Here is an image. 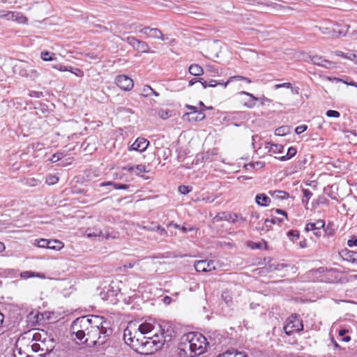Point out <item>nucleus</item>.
Returning <instances> with one entry per match:
<instances>
[{
  "instance_id": "1",
  "label": "nucleus",
  "mask_w": 357,
  "mask_h": 357,
  "mask_svg": "<svg viewBox=\"0 0 357 357\" xmlns=\"http://www.w3.org/2000/svg\"><path fill=\"white\" fill-rule=\"evenodd\" d=\"M206 338L199 333L184 334L178 346L181 357H195L204 354L208 345Z\"/></svg>"
},
{
  "instance_id": "2",
  "label": "nucleus",
  "mask_w": 357,
  "mask_h": 357,
  "mask_svg": "<svg viewBox=\"0 0 357 357\" xmlns=\"http://www.w3.org/2000/svg\"><path fill=\"white\" fill-rule=\"evenodd\" d=\"M103 317L91 315L83 316L77 318L73 321L70 326V333L72 336L75 335V338L82 343H86L89 333L93 324H105Z\"/></svg>"
},
{
  "instance_id": "3",
  "label": "nucleus",
  "mask_w": 357,
  "mask_h": 357,
  "mask_svg": "<svg viewBox=\"0 0 357 357\" xmlns=\"http://www.w3.org/2000/svg\"><path fill=\"white\" fill-rule=\"evenodd\" d=\"M160 334L153 333L149 337H144L145 342H142V346L144 347L152 346L155 347V350L160 349L165 342H170L174 336V331L172 328L167 325L159 326Z\"/></svg>"
},
{
  "instance_id": "4",
  "label": "nucleus",
  "mask_w": 357,
  "mask_h": 357,
  "mask_svg": "<svg viewBox=\"0 0 357 357\" xmlns=\"http://www.w3.org/2000/svg\"><path fill=\"white\" fill-rule=\"evenodd\" d=\"M111 333L104 324H93L86 344L89 347L101 346L107 342Z\"/></svg>"
},
{
  "instance_id": "5",
  "label": "nucleus",
  "mask_w": 357,
  "mask_h": 357,
  "mask_svg": "<svg viewBox=\"0 0 357 357\" xmlns=\"http://www.w3.org/2000/svg\"><path fill=\"white\" fill-rule=\"evenodd\" d=\"M33 340L35 342L31 345V349L33 352L47 353L55 347L54 339L44 331L35 333Z\"/></svg>"
},
{
  "instance_id": "6",
  "label": "nucleus",
  "mask_w": 357,
  "mask_h": 357,
  "mask_svg": "<svg viewBox=\"0 0 357 357\" xmlns=\"http://www.w3.org/2000/svg\"><path fill=\"white\" fill-rule=\"evenodd\" d=\"M303 329L302 321L296 314L289 317L284 326V331L287 335H291L295 332H299Z\"/></svg>"
},
{
  "instance_id": "7",
  "label": "nucleus",
  "mask_w": 357,
  "mask_h": 357,
  "mask_svg": "<svg viewBox=\"0 0 357 357\" xmlns=\"http://www.w3.org/2000/svg\"><path fill=\"white\" fill-rule=\"evenodd\" d=\"M15 72L22 77H29L32 79H36L38 77V71L33 68V66L26 61H20L19 64L15 66Z\"/></svg>"
},
{
  "instance_id": "8",
  "label": "nucleus",
  "mask_w": 357,
  "mask_h": 357,
  "mask_svg": "<svg viewBox=\"0 0 357 357\" xmlns=\"http://www.w3.org/2000/svg\"><path fill=\"white\" fill-rule=\"evenodd\" d=\"M132 326H128L123 332V340L125 342L130 345L131 347L137 349L138 346H142V342H144L143 340H139V337H137L138 333L136 331L135 328H132Z\"/></svg>"
},
{
  "instance_id": "9",
  "label": "nucleus",
  "mask_w": 357,
  "mask_h": 357,
  "mask_svg": "<svg viewBox=\"0 0 357 357\" xmlns=\"http://www.w3.org/2000/svg\"><path fill=\"white\" fill-rule=\"evenodd\" d=\"M123 40L126 41L129 45H130L135 50L142 52L147 53L149 52V46L147 43L139 40L135 38L134 36H128Z\"/></svg>"
},
{
  "instance_id": "10",
  "label": "nucleus",
  "mask_w": 357,
  "mask_h": 357,
  "mask_svg": "<svg viewBox=\"0 0 357 357\" xmlns=\"http://www.w3.org/2000/svg\"><path fill=\"white\" fill-rule=\"evenodd\" d=\"M345 30H336L335 28L331 26H319L317 27L323 34L328 35L333 37L344 36L349 28V25L344 24Z\"/></svg>"
},
{
  "instance_id": "11",
  "label": "nucleus",
  "mask_w": 357,
  "mask_h": 357,
  "mask_svg": "<svg viewBox=\"0 0 357 357\" xmlns=\"http://www.w3.org/2000/svg\"><path fill=\"white\" fill-rule=\"evenodd\" d=\"M115 82L116 85L124 91H130L134 86L132 79L124 75L117 76Z\"/></svg>"
},
{
  "instance_id": "12",
  "label": "nucleus",
  "mask_w": 357,
  "mask_h": 357,
  "mask_svg": "<svg viewBox=\"0 0 357 357\" xmlns=\"http://www.w3.org/2000/svg\"><path fill=\"white\" fill-rule=\"evenodd\" d=\"M195 268L198 272H208L215 269L214 261L199 260L195 263Z\"/></svg>"
},
{
  "instance_id": "13",
  "label": "nucleus",
  "mask_w": 357,
  "mask_h": 357,
  "mask_svg": "<svg viewBox=\"0 0 357 357\" xmlns=\"http://www.w3.org/2000/svg\"><path fill=\"white\" fill-rule=\"evenodd\" d=\"M149 145V142L142 137H138L135 142L129 147L130 151H144Z\"/></svg>"
},
{
  "instance_id": "14",
  "label": "nucleus",
  "mask_w": 357,
  "mask_h": 357,
  "mask_svg": "<svg viewBox=\"0 0 357 357\" xmlns=\"http://www.w3.org/2000/svg\"><path fill=\"white\" fill-rule=\"evenodd\" d=\"M86 235L89 238L98 236L107 240L110 237L109 231L106 230L105 231H102L98 228L88 229L86 231Z\"/></svg>"
},
{
  "instance_id": "15",
  "label": "nucleus",
  "mask_w": 357,
  "mask_h": 357,
  "mask_svg": "<svg viewBox=\"0 0 357 357\" xmlns=\"http://www.w3.org/2000/svg\"><path fill=\"white\" fill-rule=\"evenodd\" d=\"M311 61L314 64L325 68L330 69L334 66V64L325 59H324L321 56L314 55L311 57Z\"/></svg>"
},
{
  "instance_id": "16",
  "label": "nucleus",
  "mask_w": 357,
  "mask_h": 357,
  "mask_svg": "<svg viewBox=\"0 0 357 357\" xmlns=\"http://www.w3.org/2000/svg\"><path fill=\"white\" fill-rule=\"evenodd\" d=\"M239 95H245L248 97V99L243 102V105L247 108H252L255 106L256 102L258 101V98L254 96L252 93L246 91L239 92Z\"/></svg>"
},
{
  "instance_id": "17",
  "label": "nucleus",
  "mask_w": 357,
  "mask_h": 357,
  "mask_svg": "<svg viewBox=\"0 0 357 357\" xmlns=\"http://www.w3.org/2000/svg\"><path fill=\"white\" fill-rule=\"evenodd\" d=\"M268 194L274 200L282 201L289 197V194L284 190H270Z\"/></svg>"
},
{
  "instance_id": "18",
  "label": "nucleus",
  "mask_w": 357,
  "mask_h": 357,
  "mask_svg": "<svg viewBox=\"0 0 357 357\" xmlns=\"http://www.w3.org/2000/svg\"><path fill=\"white\" fill-rule=\"evenodd\" d=\"M154 329V326L150 323H143L140 324L138 327L139 333L138 335H146V334H152V332Z\"/></svg>"
},
{
  "instance_id": "19",
  "label": "nucleus",
  "mask_w": 357,
  "mask_h": 357,
  "mask_svg": "<svg viewBox=\"0 0 357 357\" xmlns=\"http://www.w3.org/2000/svg\"><path fill=\"white\" fill-rule=\"evenodd\" d=\"M185 115L189 116V121H200L205 118V114L202 110L190 112Z\"/></svg>"
},
{
  "instance_id": "20",
  "label": "nucleus",
  "mask_w": 357,
  "mask_h": 357,
  "mask_svg": "<svg viewBox=\"0 0 357 357\" xmlns=\"http://www.w3.org/2000/svg\"><path fill=\"white\" fill-rule=\"evenodd\" d=\"M257 204L261 206H267L271 202V199L264 193L258 194L255 197Z\"/></svg>"
},
{
  "instance_id": "21",
  "label": "nucleus",
  "mask_w": 357,
  "mask_h": 357,
  "mask_svg": "<svg viewBox=\"0 0 357 357\" xmlns=\"http://www.w3.org/2000/svg\"><path fill=\"white\" fill-rule=\"evenodd\" d=\"M234 81H243L248 84H250L252 82L251 79H249L248 77L241 75H236L230 77L226 82L222 84V86L224 88H226L229 82Z\"/></svg>"
},
{
  "instance_id": "22",
  "label": "nucleus",
  "mask_w": 357,
  "mask_h": 357,
  "mask_svg": "<svg viewBox=\"0 0 357 357\" xmlns=\"http://www.w3.org/2000/svg\"><path fill=\"white\" fill-rule=\"evenodd\" d=\"M189 73L194 76H199L204 74V69L198 64H192L188 68Z\"/></svg>"
},
{
  "instance_id": "23",
  "label": "nucleus",
  "mask_w": 357,
  "mask_h": 357,
  "mask_svg": "<svg viewBox=\"0 0 357 357\" xmlns=\"http://www.w3.org/2000/svg\"><path fill=\"white\" fill-rule=\"evenodd\" d=\"M149 38L160 39L162 40H167V37L162 34L161 31L157 28H151V34H149Z\"/></svg>"
},
{
  "instance_id": "24",
  "label": "nucleus",
  "mask_w": 357,
  "mask_h": 357,
  "mask_svg": "<svg viewBox=\"0 0 357 357\" xmlns=\"http://www.w3.org/2000/svg\"><path fill=\"white\" fill-rule=\"evenodd\" d=\"M106 185H112L116 190H128L129 188V185L126 184H121L113 182H104L101 183L99 186L103 187Z\"/></svg>"
},
{
  "instance_id": "25",
  "label": "nucleus",
  "mask_w": 357,
  "mask_h": 357,
  "mask_svg": "<svg viewBox=\"0 0 357 357\" xmlns=\"http://www.w3.org/2000/svg\"><path fill=\"white\" fill-rule=\"evenodd\" d=\"M13 17V22H16L19 24H26L28 22V18L24 16L22 13L15 11V15Z\"/></svg>"
},
{
  "instance_id": "26",
  "label": "nucleus",
  "mask_w": 357,
  "mask_h": 357,
  "mask_svg": "<svg viewBox=\"0 0 357 357\" xmlns=\"http://www.w3.org/2000/svg\"><path fill=\"white\" fill-rule=\"evenodd\" d=\"M303 192V199H302V204L304 205V206L307 208L309 200L312 196V192L308 190V189H302Z\"/></svg>"
},
{
  "instance_id": "27",
  "label": "nucleus",
  "mask_w": 357,
  "mask_h": 357,
  "mask_svg": "<svg viewBox=\"0 0 357 357\" xmlns=\"http://www.w3.org/2000/svg\"><path fill=\"white\" fill-rule=\"evenodd\" d=\"M335 55H337L338 56L344 57L347 59L354 61L355 63H357V56L355 54H353V53L345 54L342 51H335Z\"/></svg>"
},
{
  "instance_id": "28",
  "label": "nucleus",
  "mask_w": 357,
  "mask_h": 357,
  "mask_svg": "<svg viewBox=\"0 0 357 357\" xmlns=\"http://www.w3.org/2000/svg\"><path fill=\"white\" fill-rule=\"evenodd\" d=\"M56 54L48 51H43L40 53V58L45 61H52L56 60Z\"/></svg>"
},
{
  "instance_id": "29",
  "label": "nucleus",
  "mask_w": 357,
  "mask_h": 357,
  "mask_svg": "<svg viewBox=\"0 0 357 357\" xmlns=\"http://www.w3.org/2000/svg\"><path fill=\"white\" fill-rule=\"evenodd\" d=\"M63 247V244L61 241L58 240H50L49 249L59 250Z\"/></svg>"
},
{
  "instance_id": "30",
  "label": "nucleus",
  "mask_w": 357,
  "mask_h": 357,
  "mask_svg": "<svg viewBox=\"0 0 357 357\" xmlns=\"http://www.w3.org/2000/svg\"><path fill=\"white\" fill-rule=\"evenodd\" d=\"M20 276L22 278H24V279H27V278H29L31 277L44 278V276L42 275L41 273H34L32 271H29L22 272L20 273Z\"/></svg>"
},
{
  "instance_id": "31",
  "label": "nucleus",
  "mask_w": 357,
  "mask_h": 357,
  "mask_svg": "<svg viewBox=\"0 0 357 357\" xmlns=\"http://www.w3.org/2000/svg\"><path fill=\"white\" fill-rule=\"evenodd\" d=\"M325 235L327 236H332L335 233V229L334 227V224L333 222H329L327 224L326 228H324Z\"/></svg>"
},
{
  "instance_id": "32",
  "label": "nucleus",
  "mask_w": 357,
  "mask_h": 357,
  "mask_svg": "<svg viewBox=\"0 0 357 357\" xmlns=\"http://www.w3.org/2000/svg\"><path fill=\"white\" fill-rule=\"evenodd\" d=\"M15 11H0V18L6 20H13Z\"/></svg>"
},
{
  "instance_id": "33",
  "label": "nucleus",
  "mask_w": 357,
  "mask_h": 357,
  "mask_svg": "<svg viewBox=\"0 0 357 357\" xmlns=\"http://www.w3.org/2000/svg\"><path fill=\"white\" fill-rule=\"evenodd\" d=\"M296 154V149L294 147H290L287 150V153L285 155L280 158L281 160H287L292 158Z\"/></svg>"
},
{
  "instance_id": "34",
  "label": "nucleus",
  "mask_w": 357,
  "mask_h": 357,
  "mask_svg": "<svg viewBox=\"0 0 357 357\" xmlns=\"http://www.w3.org/2000/svg\"><path fill=\"white\" fill-rule=\"evenodd\" d=\"M221 356L225 357H245L246 355L242 352L238 351H227L226 353L220 355Z\"/></svg>"
},
{
  "instance_id": "35",
  "label": "nucleus",
  "mask_w": 357,
  "mask_h": 357,
  "mask_svg": "<svg viewBox=\"0 0 357 357\" xmlns=\"http://www.w3.org/2000/svg\"><path fill=\"white\" fill-rule=\"evenodd\" d=\"M13 354L15 357H28V354L21 347H18L17 345L13 351Z\"/></svg>"
},
{
  "instance_id": "36",
  "label": "nucleus",
  "mask_w": 357,
  "mask_h": 357,
  "mask_svg": "<svg viewBox=\"0 0 357 357\" xmlns=\"http://www.w3.org/2000/svg\"><path fill=\"white\" fill-rule=\"evenodd\" d=\"M153 92V89L150 86L146 85L142 90V95L144 97H149L152 96Z\"/></svg>"
},
{
  "instance_id": "37",
  "label": "nucleus",
  "mask_w": 357,
  "mask_h": 357,
  "mask_svg": "<svg viewBox=\"0 0 357 357\" xmlns=\"http://www.w3.org/2000/svg\"><path fill=\"white\" fill-rule=\"evenodd\" d=\"M225 219L232 222H236L238 220V216L236 213H227L225 215Z\"/></svg>"
},
{
  "instance_id": "38",
  "label": "nucleus",
  "mask_w": 357,
  "mask_h": 357,
  "mask_svg": "<svg viewBox=\"0 0 357 357\" xmlns=\"http://www.w3.org/2000/svg\"><path fill=\"white\" fill-rule=\"evenodd\" d=\"M283 222V218H280L277 217H273L271 219H266L264 221L265 225H268V223H273V224H280Z\"/></svg>"
},
{
  "instance_id": "39",
  "label": "nucleus",
  "mask_w": 357,
  "mask_h": 357,
  "mask_svg": "<svg viewBox=\"0 0 357 357\" xmlns=\"http://www.w3.org/2000/svg\"><path fill=\"white\" fill-rule=\"evenodd\" d=\"M287 235L291 241H296L299 238V232L297 230H290Z\"/></svg>"
},
{
  "instance_id": "40",
  "label": "nucleus",
  "mask_w": 357,
  "mask_h": 357,
  "mask_svg": "<svg viewBox=\"0 0 357 357\" xmlns=\"http://www.w3.org/2000/svg\"><path fill=\"white\" fill-rule=\"evenodd\" d=\"M284 147L281 144H271V150L273 153H282L283 151Z\"/></svg>"
},
{
  "instance_id": "41",
  "label": "nucleus",
  "mask_w": 357,
  "mask_h": 357,
  "mask_svg": "<svg viewBox=\"0 0 357 357\" xmlns=\"http://www.w3.org/2000/svg\"><path fill=\"white\" fill-rule=\"evenodd\" d=\"M59 181V178L56 176L50 175L46 178V183L48 185H54Z\"/></svg>"
},
{
  "instance_id": "42",
  "label": "nucleus",
  "mask_w": 357,
  "mask_h": 357,
  "mask_svg": "<svg viewBox=\"0 0 357 357\" xmlns=\"http://www.w3.org/2000/svg\"><path fill=\"white\" fill-rule=\"evenodd\" d=\"M50 240L41 238V239L37 241V245L40 248H48V246L50 245Z\"/></svg>"
},
{
  "instance_id": "43",
  "label": "nucleus",
  "mask_w": 357,
  "mask_h": 357,
  "mask_svg": "<svg viewBox=\"0 0 357 357\" xmlns=\"http://www.w3.org/2000/svg\"><path fill=\"white\" fill-rule=\"evenodd\" d=\"M206 70L211 73V76H215L218 75V70L213 65H207Z\"/></svg>"
},
{
  "instance_id": "44",
  "label": "nucleus",
  "mask_w": 357,
  "mask_h": 357,
  "mask_svg": "<svg viewBox=\"0 0 357 357\" xmlns=\"http://www.w3.org/2000/svg\"><path fill=\"white\" fill-rule=\"evenodd\" d=\"M40 357H56V349H53L47 353H40Z\"/></svg>"
},
{
  "instance_id": "45",
  "label": "nucleus",
  "mask_w": 357,
  "mask_h": 357,
  "mask_svg": "<svg viewBox=\"0 0 357 357\" xmlns=\"http://www.w3.org/2000/svg\"><path fill=\"white\" fill-rule=\"evenodd\" d=\"M191 190L192 188H190L188 186L186 185H181L178 187V192L182 195H186L191 192Z\"/></svg>"
},
{
  "instance_id": "46",
  "label": "nucleus",
  "mask_w": 357,
  "mask_h": 357,
  "mask_svg": "<svg viewBox=\"0 0 357 357\" xmlns=\"http://www.w3.org/2000/svg\"><path fill=\"white\" fill-rule=\"evenodd\" d=\"M135 172L137 174H139L142 172H147L148 171L146 169V166L144 165H137L135 166Z\"/></svg>"
},
{
  "instance_id": "47",
  "label": "nucleus",
  "mask_w": 357,
  "mask_h": 357,
  "mask_svg": "<svg viewBox=\"0 0 357 357\" xmlns=\"http://www.w3.org/2000/svg\"><path fill=\"white\" fill-rule=\"evenodd\" d=\"M69 72L75 74L77 77H82L83 76V72L79 69V68H74L72 66H70Z\"/></svg>"
},
{
  "instance_id": "48",
  "label": "nucleus",
  "mask_w": 357,
  "mask_h": 357,
  "mask_svg": "<svg viewBox=\"0 0 357 357\" xmlns=\"http://www.w3.org/2000/svg\"><path fill=\"white\" fill-rule=\"evenodd\" d=\"M326 116L328 117H333V118H338L340 116V114L339 112L335 110H328L326 113Z\"/></svg>"
},
{
  "instance_id": "49",
  "label": "nucleus",
  "mask_w": 357,
  "mask_h": 357,
  "mask_svg": "<svg viewBox=\"0 0 357 357\" xmlns=\"http://www.w3.org/2000/svg\"><path fill=\"white\" fill-rule=\"evenodd\" d=\"M149 229L152 230V231L157 230L159 232V234L162 236L167 234V231H165V229L163 227H160V225H156V226H155L151 229Z\"/></svg>"
},
{
  "instance_id": "50",
  "label": "nucleus",
  "mask_w": 357,
  "mask_h": 357,
  "mask_svg": "<svg viewBox=\"0 0 357 357\" xmlns=\"http://www.w3.org/2000/svg\"><path fill=\"white\" fill-rule=\"evenodd\" d=\"M62 157H63V153H59V152L56 153L52 155L50 161L52 162H56L59 161V160H61L62 158Z\"/></svg>"
},
{
  "instance_id": "51",
  "label": "nucleus",
  "mask_w": 357,
  "mask_h": 357,
  "mask_svg": "<svg viewBox=\"0 0 357 357\" xmlns=\"http://www.w3.org/2000/svg\"><path fill=\"white\" fill-rule=\"evenodd\" d=\"M305 230L306 231H315V230H318V229H317L316 225L314 222H308L305 225Z\"/></svg>"
},
{
  "instance_id": "52",
  "label": "nucleus",
  "mask_w": 357,
  "mask_h": 357,
  "mask_svg": "<svg viewBox=\"0 0 357 357\" xmlns=\"http://www.w3.org/2000/svg\"><path fill=\"white\" fill-rule=\"evenodd\" d=\"M284 266H286V265L282 264H278L276 265L271 264L269 266V269H270V271H274V270L280 271V270L282 269Z\"/></svg>"
},
{
  "instance_id": "53",
  "label": "nucleus",
  "mask_w": 357,
  "mask_h": 357,
  "mask_svg": "<svg viewBox=\"0 0 357 357\" xmlns=\"http://www.w3.org/2000/svg\"><path fill=\"white\" fill-rule=\"evenodd\" d=\"M222 298L224 299L227 304H229L230 302H231V297L230 296L228 291H224L222 294Z\"/></svg>"
},
{
  "instance_id": "54",
  "label": "nucleus",
  "mask_w": 357,
  "mask_h": 357,
  "mask_svg": "<svg viewBox=\"0 0 357 357\" xmlns=\"http://www.w3.org/2000/svg\"><path fill=\"white\" fill-rule=\"evenodd\" d=\"M280 88H286V89L291 88V84L289 82H284L282 84H278L274 86L275 89H278Z\"/></svg>"
},
{
  "instance_id": "55",
  "label": "nucleus",
  "mask_w": 357,
  "mask_h": 357,
  "mask_svg": "<svg viewBox=\"0 0 357 357\" xmlns=\"http://www.w3.org/2000/svg\"><path fill=\"white\" fill-rule=\"evenodd\" d=\"M307 127L305 125H301V126H297L295 129V132L298 135L301 134L307 130Z\"/></svg>"
},
{
  "instance_id": "56",
  "label": "nucleus",
  "mask_w": 357,
  "mask_h": 357,
  "mask_svg": "<svg viewBox=\"0 0 357 357\" xmlns=\"http://www.w3.org/2000/svg\"><path fill=\"white\" fill-rule=\"evenodd\" d=\"M314 223H315L316 227L318 230L321 229H324V227H325V222L323 220H318Z\"/></svg>"
},
{
  "instance_id": "57",
  "label": "nucleus",
  "mask_w": 357,
  "mask_h": 357,
  "mask_svg": "<svg viewBox=\"0 0 357 357\" xmlns=\"http://www.w3.org/2000/svg\"><path fill=\"white\" fill-rule=\"evenodd\" d=\"M287 128L285 127H280L275 130V135L282 136L285 135Z\"/></svg>"
},
{
  "instance_id": "58",
  "label": "nucleus",
  "mask_w": 357,
  "mask_h": 357,
  "mask_svg": "<svg viewBox=\"0 0 357 357\" xmlns=\"http://www.w3.org/2000/svg\"><path fill=\"white\" fill-rule=\"evenodd\" d=\"M54 68L60 70V71H68L69 70V68H70V66H63V65H56V66H53Z\"/></svg>"
},
{
  "instance_id": "59",
  "label": "nucleus",
  "mask_w": 357,
  "mask_h": 357,
  "mask_svg": "<svg viewBox=\"0 0 357 357\" xmlns=\"http://www.w3.org/2000/svg\"><path fill=\"white\" fill-rule=\"evenodd\" d=\"M151 28L149 26L144 27L140 30V33L145 34L147 37L149 38V34H151Z\"/></svg>"
},
{
  "instance_id": "60",
  "label": "nucleus",
  "mask_w": 357,
  "mask_h": 357,
  "mask_svg": "<svg viewBox=\"0 0 357 357\" xmlns=\"http://www.w3.org/2000/svg\"><path fill=\"white\" fill-rule=\"evenodd\" d=\"M181 230L183 233H187L188 231H192L195 230V227L190 226H182L181 227Z\"/></svg>"
},
{
  "instance_id": "61",
  "label": "nucleus",
  "mask_w": 357,
  "mask_h": 357,
  "mask_svg": "<svg viewBox=\"0 0 357 357\" xmlns=\"http://www.w3.org/2000/svg\"><path fill=\"white\" fill-rule=\"evenodd\" d=\"M56 357H68L67 352L64 350H60L56 349Z\"/></svg>"
},
{
  "instance_id": "62",
  "label": "nucleus",
  "mask_w": 357,
  "mask_h": 357,
  "mask_svg": "<svg viewBox=\"0 0 357 357\" xmlns=\"http://www.w3.org/2000/svg\"><path fill=\"white\" fill-rule=\"evenodd\" d=\"M224 82H218L216 80L212 79L208 82V87H215L218 85H222Z\"/></svg>"
},
{
  "instance_id": "63",
  "label": "nucleus",
  "mask_w": 357,
  "mask_h": 357,
  "mask_svg": "<svg viewBox=\"0 0 357 357\" xmlns=\"http://www.w3.org/2000/svg\"><path fill=\"white\" fill-rule=\"evenodd\" d=\"M344 23H335L333 25V28H335L336 30H345L344 27Z\"/></svg>"
},
{
  "instance_id": "64",
  "label": "nucleus",
  "mask_w": 357,
  "mask_h": 357,
  "mask_svg": "<svg viewBox=\"0 0 357 357\" xmlns=\"http://www.w3.org/2000/svg\"><path fill=\"white\" fill-rule=\"evenodd\" d=\"M347 244L349 247L357 246V238L349 239Z\"/></svg>"
}]
</instances>
